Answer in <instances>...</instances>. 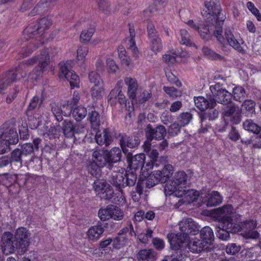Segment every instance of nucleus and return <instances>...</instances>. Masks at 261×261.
I'll return each mask as SVG.
<instances>
[{
    "instance_id": "1",
    "label": "nucleus",
    "mask_w": 261,
    "mask_h": 261,
    "mask_svg": "<svg viewBox=\"0 0 261 261\" xmlns=\"http://www.w3.org/2000/svg\"><path fill=\"white\" fill-rule=\"evenodd\" d=\"M51 24L49 19L44 17L38 21L30 24L24 30L23 38L26 41H30L23 46L20 51L21 57H27L43 43V33Z\"/></svg>"
},
{
    "instance_id": "2",
    "label": "nucleus",
    "mask_w": 261,
    "mask_h": 261,
    "mask_svg": "<svg viewBox=\"0 0 261 261\" xmlns=\"http://www.w3.org/2000/svg\"><path fill=\"white\" fill-rule=\"evenodd\" d=\"M205 24L200 26L198 30L200 37L205 41H208L211 39L213 36H215L217 40L221 43H223L226 41L228 44L232 46L234 49L242 53L244 51L243 47L240 43L234 36L231 30L229 28H225L223 33L222 30V25H221V31L219 33L220 35L223 38L222 41L219 40L214 34L216 28V23L214 22V20L206 18L205 20Z\"/></svg>"
},
{
    "instance_id": "3",
    "label": "nucleus",
    "mask_w": 261,
    "mask_h": 261,
    "mask_svg": "<svg viewBox=\"0 0 261 261\" xmlns=\"http://www.w3.org/2000/svg\"><path fill=\"white\" fill-rule=\"evenodd\" d=\"M206 10H203L201 14L203 16L214 20L216 23V30L214 34L216 35L218 39L222 41L223 38L220 36L219 33L221 31V25H223L225 17L221 13V8L219 0H210L204 3Z\"/></svg>"
},
{
    "instance_id": "4",
    "label": "nucleus",
    "mask_w": 261,
    "mask_h": 261,
    "mask_svg": "<svg viewBox=\"0 0 261 261\" xmlns=\"http://www.w3.org/2000/svg\"><path fill=\"white\" fill-rule=\"evenodd\" d=\"M18 137L16 129L7 123L0 127V154L10 150L9 145L17 144Z\"/></svg>"
},
{
    "instance_id": "5",
    "label": "nucleus",
    "mask_w": 261,
    "mask_h": 261,
    "mask_svg": "<svg viewBox=\"0 0 261 261\" xmlns=\"http://www.w3.org/2000/svg\"><path fill=\"white\" fill-rule=\"evenodd\" d=\"M256 226V221L248 220L243 222L241 224H238L236 220L234 224H230L229 229L231 231L240 232V234L246 239H255L258 238L259 233L254 230Z\"/></svg>"
},
{
    "instance_id": "6",
    "label": "nucleus",
    "mask_w": 261,
    "mask_h": 261,
    "mask_svg": "<svg viewBox=\"0 0 261 261\" xmlns=\"http://www.w3.org/2000/svg\"><path fill=\"white\" fill-rule=\"evenodd\" d=\"M39 62V66L36 67L33 71V74L36 75L35 77L32 76L31 78L36 80L37 77L41 74L42 72L45 70V68L48 65L49 62V57L48 52L47 49H43L41 51L39 56L34 57L24 62L27 66L32 65L37 61Z\"/></svg>"
},
{
    "instance_id": "7",
    "label": "nucleus",
    "mask_w": 261,
    "mask_h": 261,
    "mask_svg": "<svg viewBox=\"0 0 261 261\" xmlns=\"http://www.w3.org/2000/svg\"><path fill=\"white\" fill-rule=\"evenodd\" d=\"M189 237L181 233L180 231L175 235L171 239L169 240L171 247L172 249L177 250V256L172 259L176 261H181L184 256L181 254V248L188 247Z\"/></svg>"
},
{
    "instance_id": "8",
    "label": "nucleus",
    "mask_w": 261,
    "mask_h": 261,
    "mask_svg": "<svg viewBox=\"0 0 261 261\" xmlns=\"http://www.w3.org/2000/svg\"><path fill=\"white\" fill-rule=\"evenodd\" d=\"M211 96L214 98L215 102L226 105L231 102L232 94L223 89L219 83L210 86Z\"/></svg>"
},
{
    "instance_id": "9",
    "label": "nucleus",
    "mask_w": 261,
    "mask_h": 261,
    "mask_svg": "<svg viewBox=\"0 0 261 261\" xmlns=\"http://www.w3.org/2000/svg\"><path fill=\"white\" fill-rule=\"evenodd\" d=\"M30 234L26 228L20 227L17 229L14 237L15 244L17 247L19 251L24 253L30 244Z\"/></svg>"
},
{
    "instance_id": "10",
    "label": "nucleus",
    "mask_w": 261,
    "mask_h": 261,
    "mask_svg": "<svg viewBox=\"0 0 261 261\" xmlns=\"http://www.w3.org/2000/svg\"><path fill=\"white\" fill-rule=\"evenodd\" d=\"M93 188L96 194L99 195L101 198L110 199L113 197V190L106 181L97 180L94 182Z\"/></svg>"
},
{
    "instance_id": "11",
    "label": "nucleus",
    "mask_w": 261,
    "mask_h": 261,
    "mask_svg": "<svg viewBox=\"0 0 261 261\" xmlns=\"http://www.w3.org/2000/svg\"><path fill=\"white\" fill-rule=\"evenodd\" d=\"M26 75L25 72H23L19 68L15 70L9 71L7 72L5 77L0 80V93L9 86L12 82H16Z\"/></svg>"
},
{
    "instance_id": "12",
    "label": "nucleus",
    "mask_w": 261,
    "mask_h": 261,
    "mask_svg": "<svg viewBox=\"0 0 261 261\" xmlns=\"http://www.w3.org/2000/svg\"><path fill=\"white\" fill-rule=\"evenodd\" d=\"M222 109V115L224 118L229 119L234 124H238L241 121V113L239 107L232 101Z\"/></svg>"
},
{
    "instance_id": "13",
    "label": "nucleus",
    "mask_w": 261,
    "mask_h": 261,
    "mask_svg": "<svg viewBox=\"0 0 261 261\" xmlns=\"http://www.w3.org/2000/svg\"><path fill=\"white\" fill-rule=\"evenodd\" d=\"M166 133V129L162 125H157L153 127L149 124L145 128L146 137L150 140H161L164 138Z\"/></svg>"
},
{
    "instance_id": "14",
    "label": "nucleus",
    "mask_w": 261,
    "mask_h": 261,
    "mask_svg": "<svg viewBox=\"0 0 261 261\" xmlns=\"http://www.w3.org/2000/svg\"><path fill=\"white\" fill-rule=\"evenodd\" d=\"M119 143L123 152L128 158L131 155V152L128 151L127 147L134 148L140 144V140L137 137H130L127 135H121L119 140Z\"/></svg>"
},
{
    "instance_id": "15",
    "label": "nucleus",
    "mask_w": 261,
    "mask_h": 261,
    "mask_svg": "<svg viewBox=\"0 0 261 261\" xmlns=\"http://www.w3.org/2000/svg\"><path fill=\"white\" fill-rule=\"evenodd\" d=\"M216 214L220 222H227L234 223L236 219L233 214V208L231 205L227 204L215 210Z\"/></svg>"
},
{
    "instance_id": "16",
    "label": "nucleus",
    "mask_w": 261,
    "mask_h": 261,
    "mask_svg": "<svg viewBox=\"0 0 261 261\" xmlns=\"http://www.w3.org/2000/svg\"><path fill=\"white\" fill-rule=\"evenodd\" d=\"M180 231L187 236L198 233L200 227L191 218L183 219L179 223Z\"/></svg>"
},
{
    "instance_id": "17",
    "label": "nucleus",
    "mask_w": 261,
    "mask_h": 261,
    "mask_svg": "<svg viewBox=\"0 0 261 261\" xmlns=\"http://www.w3.org/2000/svg\"><path fill=\"white\" fill-rule=\"evenodd\" d=\"M59 76L61 78H65L70 83L71 88L80 87L79 76L74 71L69 70L65 64L60 66Z\"/></svg>"
},
{
    "instance_id": "18",
    "label": "nucleus",
    "mask_w": 261,
    "mask_h": 261,
    "mask_svg": "<svg viewBox=\"0 0 261 261\" xmlns=\"http://www.w3.org/2000/svg\"><path fill=\"white\" fill-rule=\"evenodd\" d=\"M2 250L4 254L8 255L13 253L15 249H17L15 245L14 238L13 234L9 232H5L2 237Z\"/></svg>"
},
{
    "instance_id": "19",
    "label": "nucleus",
    "mask_w": 261,
    "mask_h": 261,
    "mask_svg": "<svg viewBox=\"0 0 261 261\" xmlns=\"http://www.w3.org/2000/svg\"><path fill=\"white\" fill-rule=\"evenodd\" d=\"M194 102L196 107L201 111H205L209 108H215L216 106L214 98L211 96V94H207L206 98L202 96L195 97Z\"/></svg>"
},
{
    "instance_id": "20",
    "label": "nucleus",
    "mask_w": 261,
    "mask_h": 261,
    "mask_svg": "<svg viewBox=\"0 0 261 261\" xmlns=\"http://www.w3.org/2000/svg\"><path fill=\"white\" fill-rule=\"evenodd\" d=\"M95 139L96 143L99 145H105L106 147L110 145L113 140L112 134L107 129H105L102 131L97 132Z\"/></svg>"
},
{
    "instance_id": "21",
    "label": "nucleus",
    "mask_w": 261,
    "mask_h": 261,
    "mask_svg": "<svg viewBox=\"0 0 261 261\" xmlns=\"http://www.w3.org/2000/svg\"><path fill=\"white\" fill-rule=\"evenodd\" d=\"M127 160L132 169L136 170L141 168V170H143V166L144 165L145 161V156L144 153H139L134 156L131 153L129 159L127 158Z\"/></svg>"
},
{
    "instance_id": "22",
    "label": "nucleus",
    "mask_w": 261,
    "mask_h": 261,
    "mask_svg": "<svg viewBox=\"0 0 261 261\" xmlns=\"http://www.w3.org/2000/svg\"><path fill=\"white\" fill-rule=\"evenodd\" d=\"M203 198V202L207 206H216L222 201V197L217 191H213L206 194Z\"/></svg>"
},
{
    "instance_id": "23",
    "label": "nucleus",
    "mask_w": 261,
    "mask_h": 261,
    "mask_svg": "<svg viewBox=\"0 0 261 261\" xmlns=\"http://www.w3.org/2000/svg\"><path fill=\"white\" fill-rule=\"evenodd\" d=\"M59 0H40L34 8L35 13H40L52 9Z\"/></svg>"
},
{
    "instance_id": "24",
    "label": "nucleus",
    "mask_w": 261,
    "mask_h": 261,
    "mask_svg": "<svg viewBox=\"0 0 261 261\" xmlns=\"http://www.w3.org/2000/svg\"><path fill=\"white\" fill-rule=\"evenodd\" d=\"M124 83L127 86V95L132 100H136V92L138 88L137 81L130 77L124 79Z\"/></svg>"
},
{
    "instance_id": "25",
    "label": "nucleus",
    "mask_w": 261,
    "mask_h": 261,
    "mask_svg": "<svg viewBox=\"0 0 261 261\" xmlns=\"http://www.w3.org/2000/svg\"><path fill=\"white\" fill-rule=\"evenodd\" d=\"M188 249L193 253L200 252L204 250H207L209 246L200 239L194 238L188 244Z\"/></svg>"
},
{
    "instance_id": "26",
    "label": "nucleus",
    "mask_w": 261,
    "mask_h": 261,
    "mask_svg": "<svg viewBox=\"0 0 261 261\" xmlns=\"http://www.w3.org/2000/svg\"><path fill=\"white\" fill-rule=\"evenodd\" d=\"M177 197H183L185 201L191 203L196 200L199 196V192L194 190H187L186 188L181 189L179 193L177 194Z\"/></svg>"
},
{
    "instance_id": "27",
    "label": "nucleus",
    "mask_w": 261,
    "mask_h": 261,
    "mask_svg": "<svg viewBox=\"0 0 261 261\" xmlns=\"http://www.w3.org/2000/svg\"><path fill=\"white\" fill-rule=\"evenodd\" d=\"M108 161V168H111L113 163L119 162L121 158V150L119 147H114L109 151H106Z\"/></svg>"
},
{
    "instance_id": "28",
    "label": "nucleus",
    "mask_w": 261,
    "mask_h": 261,
    "mask_svg": "<svg viewBox=\"0 0 261 261\" xmlns=\"http://www.w3.org/2000/svg\"><path fill=\"white\" fill-rule=\"evenodd\" d=\"M230 224H234V223H229L227 222H219V225L217 230V236L221 240H227L229 238V233H237L236 231H231L229 229Z\"/></svg>"
},
{
    "instance_id": "29",
    "label": "nucleus",
    "mask_w": 261,
    "mask_h": 261,
    "mask_svg": "<svg viewBox=\"0 0 261 261\" xmlns=\"http://www.w3.org/2000/svg\"><path fill=\"white\" fill-rule=\"evenodd\" d=\"M104 232V229L101 225H95L91 227L87 232L88 239L95 242L98 240Z\"/></svg>"
},
{
    "instance_id": "30",
    "label": "nucleus",
    "mask_w": 261,
    "mask_h": 261,
    "mask_svg": "<svg viewBox=\"0 0 261 261\" xmlns=\"http://www.w3.org/2000/svg\"><path fill=\"white\" fill-rule=\"evenodd\" d=\"M125 174L123 172H115L113 173L110 182L114 187H115L118 190H120L122 188L125 187L124 180H125Z\"/></svg>"
},
{
    "instance_id": "31",
    "label": "nucleus",
    "mask_w": 261,
    "mask_h": 261,
    "mask_svg": "<svg viewBox=\"0 0 261 261\" xmlns=\"http://www.w3.org/2000/svg\"><path fill=\"white\" fill-rule=\"evenodd\" d=\"M200 239L203 240L205 244L209 246L212 244L214 240V235L213 230L209 226H205L201 229L200 232Z\"/></svg>"
},
{
    "instance_id": "32",
    "label": "nucleus",
    "mask_w": 261,
    "mask_h": 261,
    "mask_svg": "<svg viewBox=\"0 0 261 261\" xmlns=\"http://www.w3.org/2000/svg\"><path fill=\"white\" fill-rule=\"evenodd\" d=\"M27 181V176L25 175H5L4 184L7 186H11L13 182L17 181L19 184L25 185Z\"/></svg>"
},
{
    "instance_id": "33",
    "label": "nucleus",
    "mask_w": 261,
    "mask_h": 261,
    "mask_svg": "<svg viewBox=\"0 0 261 261\" xmlns=\"http://www.w3.org/2000/svg\"><path fill=\"white\" fill-rule=\"evenodd\" d=\"M62 130L66 137L71 138L76 132V126L71 121L65 120L63 123Z\"/></svg>"
},
{
    "instance_id": "34",
    "label": "nucleus",
    "mask_w": 261,
    "mask_h": 261,
    "mask_svg": "<svg viewBox=\"0 0 261 261\" xmlns=\"http://www.w3.org/2000/svg\"><path fill=\"white\" fill-rule=\"evenodd\" d=\"M187 175L184 171H179L175 173L173 177V183L177 185L180 189L186 188L187 184Z\"/></svg>"
},
{
    "instance_id": "35",
    "label": "nucleus",
    "mask_w": 261,
    "mask_h": 261,
    "mask_svg": "<svg viewBox=\"0 0 261 261\" xmlns=\"http://www.w3.org/2000/svg\"><path fill=\"white\" fill-rule=\"evenodd\" d=\"M129 39L128 43V49L131 50L133 53V56L135 59H137L139 57L138 50L136 46L135 37V32L133 28L129 27Z\"/></svg>"
},
{
    "instance_id": "36",
    "label": "nucleus",
    "mask_w": 261,
    "mask_h": 261,
    "mask_svg": "<svg viewBox=\"0 0 261 261\" xmlns=\"http://www.w3.org/2000/svg\"><path fill=\"white\" fill-rule=\"evenodd\" d=\"M106 158H107L106 152L103 154L98 151H94L92 153L93 161L96 163L100 167L105 166L108 167V161Z\"/></svg>"
},
{
    "instance_id": "37",
    "label": "nucleus",
    "mask_w": 261,
    "mask_h": 261,
    "mask_svg": "<svg viewBox=\"0 0 261 261\" xmlns=\"http://www.w3.org/2000/svg\"><path fill=\"white\" fill-rule=\"evenodd\" d=\"M155 252L152 249H142L139 251L137 258L139 260H147L153 259Z\"/></svg>"
},
{
    "instance_id": "38",
    "label": "nucleus",
    "mask_w": 261,
    "mask_h": 261,
    "mask_svg": "<svg viewBox=\"0 0 261 261\" xmlns=\"http://www.w3.org/2000/svg\"><path fill=\"white\" fill-rule=\"evenodd\" d=\"M89 120L90 122L91 127L97 130L100 124V116L98 112L92 111L89 114Z\"/></svg>"
},
{
    "instance_id": "39",
    "label": "nucleus",
    "mask_w": 261,
    "mask_h": 261,
    "mask_svg": "<svg viewBox=\"0 0 261 261\" xmlns=\"http://www.w3.org/2000/svg\"><path fill=\"white\" fill-rule=\"evenodd\" d=\"M175 185V183H173V180L169 181L166 184L164 188V192L166 195L173 194L175 196L177 197V194L179 193L181 189L177 185Z\"/></svg>"
},
{
    "instance_id": "40",
    "label": "nucleus",
    "mask_w": 261,
    "mask_h": 261,
    "mask_svg": "<svg viewBox=\"0 0 261 261\" xmlns=\"http://www.w3.org/2000/svg\"><path fill=\"white\" fill-rule=\"evenodd\" d=\"M243 127L245 130L251 132L256 135L261 132V127L251 119L246 120L243 122Z\"/></svg>"
},
{
    "instance_id": "41",
    "label": "nucleus",
    "mask_w": 261,
    "mask_h": 261,
    "mask_svg": "<svg viewBox=\"0 0 261 261\" xmlns=\"http://www.w3.org/2000/svg\"><path fill=\"white\" fill-rule=\"evenodd\" d=\"M49 109L57 121L60 122L63 120V111L61 106L52 103L49 105Z\"/></svg>"
},
{
    "instance_id": "42",
    "label": "nucleus",
    "mask_w": 261,
    "mask_h": 261,
    "mask_svg": "<svg viewBox=\"0 0 261 261\" xmlns=\"http://www.w3.org/2000/svg\"><path fill=\"white\" fill-rule=\"evenodd\" d=\"M127 239L125 233L121 231V230L118 233L117 236L113 240V245L114 248L120 249L125 245Z\"/></svg>"
},
{
    "instance_id": "43",
    "label": "nucleus",
    "mask_w": 261,
    "mask_h": 261,
    "mask_svg": "<svg viewBox=\"0 0 261 261\" xmlns=\"http://www.w3.org/2000/svg\"><path fill=\"white\" fill-rule=\"evenodd\" d=\"M109 211H110L111 218L115 220H120L123 219V212L117 206L110 205Z\"/></svg>"
},
{
    "instance_id": "44",
    "label": "nucleus",
    "mask_w": 261,
    "mask_h": 261,
    "mask_svg": "<svg viewBox=\"0 0 261 261\" xmlns=\"http://www.w3.org/2000/svg\"><path fill=\"white\" fill-rule=\"evenodd\" d=\"M208 109L209 110L206 112L204 113L200 116L202 121L207 119L210 120H213L218 117L219 111L217 110L214 109V108H209Z\"/></svg>"
},
{
    "instance_id": "45",
    "label": "nucleus",
    "mask_w": 261,
    "mask_h": 261,
    "mask_svg": "<svg viewBox=\"0 0 261 261\" xmlns=\"http://www.w3.org/2000/svg\"><path fill=\"white\" fill-rule=\"evenodd\" d=\"M235 100L242 101L245 97V89L241 86H236L233 89L232 95Z\"/></svg>"
},
{
    "instance_id": "46",
    "label": "nucleus",
    "mask_w": 261,
    "mask_h": 261,
    "mask_svg": "<svg viewBox=\"0 0 261 261\" xmlns=\"http://www.w3.org/2000/svg\"><path fill=\"white\" fill-rule=\"evenodd\" d=\"M95 32L94 26H90L86 30H84L80 35L81 41L84 43H87L90 41L91 37Z\"/></svg>"
},
{
    "instance_id": "47",
    "label": "nucleus",
    "mask_w": 261,
    "mask_h": 261,
    "mask_svg": "<svg viewBox=\"0 0 261 261\" xmlns=\"http://www.w3.org/2000/svg\"><path fill=\"white\" fill-rule=\"evenodd\" d=\"M87 113V110L85 107H78L72 110V116L77 121H80L84 118Z\"/></svg>"
},
{
    "instance_id": "48",
    "label": "nucleus",
    "mask_w": 261,
    "mask_h": 261,
    "mask_svg": "<svg viewBox=\"0 0 261 261\" xmlns=\"http://www.w3.org/2000/svg\"><path fill=\"white\" fill-rule=\"evenodd\" d=\"M180 38H178L180 43L186 45H191L192 42L190 38V36L186 30H181L179 32Z\"/></svg>"
},
{
    "instance_id": "49",
    "label": "nucleus",
    "mask_w": 261,
    "mask_h": 261,
    "mask_svg": "<svg viewBox=\"0 0 261 261\" xmlns=\"http://www.w3.org/2000/svg\"><path fill=\"white\" fill-rule=\"evenodd\" d=\"M202 52L205 56L212 60H222L223 59V57L220 55L215 53L207 47H203Z\"/></svg>"
},
{
    "instance_id": "50",
    "label": "nucleus",
    "mask_w": 261,
    "mask_h": 261,
    "mask_svg": "<svg viewBox=\"0 0 261 261\" xmlns=\"http://www.w3.org/2000/svg\"><path fill=\"white\" fill-rule=\"evenodd\" d=\"M125 174L124 184L125 187H132L135 185L137 180V174L133 172H131Z\"/></svg>"
},
{
    "instance_id": "51",
    "label": "nucleus",
    "mask_w": 261,
    "mask_h": 261,
    "mask_svg": "<svg viewBox=\"0 0 261 261\" xmlns=\"http://www.w3.org/2000/svg\"><path fill=\"white\" fill-rule=\"evenodd\" d=\"M19 149L24 158L31 154L34 150V146L32 143L24 144L21 146Z\"/></svg>"
},
{
    "instance_id": "52",
    "label": "nucleus",
    "mask_w": 261,
    "mask_h": 261,
    "mask_svg": "<svg viewBox=\"0 0 261 261\" xmlns=\"http://www.w3.org/2000/svg\"><path fill=\"white\" fill-rule=\"evenodd\" d=\"M99 165L96 163L93 162H90L87 166L88 172L93 176H97L99 175L100 172Z\"/></svg>"
},
{
    "instance_id": "53",
    "label": "nucleus",
    "mask_w": 261,
    "mask_h": 261,
    "mask_svg": "<svg viewBox=\"0 0 261 261\" xmlns=\"http://www.w3.org/2000/svg\"><path fill=\"white\" fill-rule=\"evenodd\" d=\"M150 40L151 41V49L153 51L156 53L162 49V45L160 38L158 37H154L150 39Z\"/></svg>"
},
{
    "instance_id": "54",
    "label": "nucleus",
    "mask_w": 261,
    "mask_h": 261,
    "mask_svg": "<svg viewBox=\"0 0 261 261\" xmlns=\"http://www.w3.org/2000/svg\"><path fill=\"white\" fill-rule=\"evenodd\" d=\"M95 1L101 12L106 14L110 12V5L108 0H95Z\"/></svg>"
},
{
    "instance_id": "55",
    "label": "nucleus",
    "mask_w": 261,
    "mask_h": 261,
    "mask_svg": "<svg viewBox=\"0 0 261 261\" xmlns=\"http://www.w3.org/2000/svg\"><path fill=\"white\" fill-rule=\"evenodd\" d=\"M24 158L19 148L14 149L11 153L10 158L11 162H15L22 164V159Z\"/></svg>"
},
{
    "instance_id": "56",
    "label": "nucleus",
    "mask_w": 261,
    "mask_h": 261,
    "mask_svg": "<svg viewBox=\"0 0 261 261\" xmlns=\"http://www.w3.org/2000/svg\"><path fill=\"white\" fill-rule=\"evenodd\" d=\"M89 52V48L87 46H81L78 47L76 53V59L78 61H83Z\"/></svg>"
},
{
    "instance_id": "57",
    "label": "nucleus",
    "mask_w": 261,
    "mask_h": 261,
    "mask_svg": "<svg viewBox=\"0 0 261 261\" xmlns=\"http://www.w3.org/2000/svg\"><path fill=\"white\" fill-rule=\"evenodd\" d=\"M164 91L171 97L174 98L181 95V92L173 87H163Z\"/></svg>"
},
{
    "instance_id": "58",
    "label": "nucleus",
    "mask_w": 261,
    "mask_h": 261,
    "mask_svg": "<svg viewBox=\"0 0 261 261\" xmlns=\"http://www.w3.org/2000/svg\"><path fill=\"white\" fill-rule=\"evenodd\" d=\"M21 89V88L19 86H15L14 88H13L8 95L6 99L7 102L8 103H10L12 102L17 97L18 93Z\"/></svg>"
},
{
    "instance_id": "59",
    "label": "nucleus",
    "mask_w": 261,
    "mask_h": 261,
    "mask_svg": "<svg viewBox=\"0 0 261 261\" xmlns=\"http://www.w3.org/2000/svg\"><path fill=\"white\" fill-rule=\"evenodd\" d=\"M229 139L233 142H236L241 139V135L234 126H231L228 134Z\"/></svg>"
},
{
    "instance_id": "60",
    "label": "nucleus",
    "mask_w": 261,
    "mask_h": 261,
    "mask_svg": "<svg viewBox=\"0 0 261 261\" xmlns=\"http://www.w3.org/2000/svg\"><path fill=\"white\" fill-rule=\"evenodd\" d=\"M173 168L172 165L167 164L164 166L161 171L163 174V180L167 181L168 178L171 176L173 174Z\"/></svg>"
},
{
    "instance_id": "61",
    "label": "nucleus",
    "mask_w": 261,
    "mask_h": 261,
    "mask_svg": "<svg viewBox=\"0 0 261 261\" xmlns=\"http://www.w3.org/2000/svg\"><path fill=\"white\" fill-rule=\"evenodd\" d=\"M255 103L252 100H248L244 101L242 104V108L244 110L248 112L249 113H253L254 112V107Z\"/></svg>"
},
{
    "instance_id": "62",
    "label": "nucleus",
    "mask_w": 261,
    "mask_h": 261,
    "mask_svg": "<svg viewBox=\"0 0 261 261\" xmlns=\"http://www.w3.org/2000/svg\"><path fill=\"white\" fill-rule=\"evenodd\" d=\"M144 175H146V177L144 179V184H145L146 188H150L158 184L153 177V175H151L149 173H144Z\"/></svg>"
},
{
    "instance_id": "63",
    "label": "nucleus",
    "mask_w": 261,
    "mask_h": 261,
    "mask_svg": "<svg viewBox=\"0 0 261 261\" xmlns=\"http://www.w3.org/2000/svg\"><path fill=\"white\" fill-rule=\"evenodd\" d=\"M61 133V127L59 125L51 126L47 132L48 136L50 138H56L60 136Z\"/></svg>"
},
{
    "instance_id": "64",
    "label": "nucleus",
    "mask_w": 261,
    "mask_h": 261,
    "mask_svg": "<svg viewBox=\"0 0 261 261\" xmlns=\"http://www.w3.org/2000/svg\"><path fill=\"white\" fill-rule=\"evenodd\" d=\"M153 231L150 229H147L145 232L141 233L138 236V238L140 242L145 244L146 243L149 238L152 237Z\"/></svg>"
}]
</instances>
